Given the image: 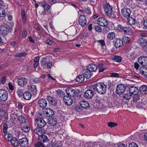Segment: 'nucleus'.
Instances as JSON below:
<instances>
[{
    "label": "nucleus",
    "instance_id": "f257e3e1",
    "mask_svg": "<svg viewBox=\"0 0 147 147\" xmlns=\"http://www.w3.org/2000/svg\"><path fill=\"white\" fill-rule=\"evenodd\" d=\"M117 30L125 34L131 35L133 33V32L130 27L128 26L123 27L120 25L118 26Z\"/></svg>",
    "mask_w": 147,
    "mask_h": 147
},
{
    "label": "nucleus",
    "instance_id": "f03ea898",
    "mask_svg": "<svg viewBox=\"0 0 147 147\" xmlns=\"http://www.w3.org/2000/svg\"><path fill=\"white\" fill-rule=\"evenodd\" d=\"M103 7L104 9L105 14L110 17L111 16L113 18L116 17V14L112 13V7L108 3L104 4L103 5Z\"/></svg>",
    "mask_w": 147,
    "mask_h": 147
},
{
    "label": "nucleus",
    "instance_id": "7ed1b4c3",
    "mask_svg": "<svg viewBox=\"0 0 147 147\" xmlns=\"http://www.w3.org/2000/svg\"><path fill=\"white\" fill-rule=\"evenodd\" d=\"M96 90L97 92L100 94L105 93L106 91L107 87L103 83H98L96 86Z\"/></svg>",
    "mask_w": 147,
    "mask_h": 147
},
{
    "label": "nucleus",
    "instance_id": "20e7f679",
    "mask_svg": "<svg viewBox=\"0 0 147 147\" xmlns=\"http://www.w3.org/2000/svg\"><path fill=\"white\" fill-rule=\"evenodd\" d=\"M131 12L130 9L127 7H123L121 10L122 16L125 18L129 17L130 16Z\"/></svg>",
    "mask_w": 147,
    "mask_h": 147
},
{
    "label": "nucleus",
    "instance_id": "39448f33",
    "mask_svg": "<svg viewBox=\"0 0 147 147\" xmlns=\"http://www.w3.org/2000/svg\"><path fill=\"white\" fill-rule=\"evenodd\" d=\"M97 24L102 26H106L108 24V22L107 20L104 17L99 18L97 20Z\"/></svg>",
    "mask_w": 147,
    "mask_h": 147
},
{
    "label": "nucleus",
    "instance_id": "423d86ee",
    "mask_svg": "<svg viewBox=\"0 0 147 147\" xmlns=\"http://www.w3.org/2000/svg\"><path fill=\"white\" fill-rule=\"evenodd\" d=\"M8 92L4 89L0 90V100L2 101H5L7 98Z\"/></svg>",
    "mask_w": 147,
    "mask_h": 147
},
{
    "label": "nucleus",
    "instance_id": "0eeeda50",
    "mask_svg": "<svg viewBox=\"0 0 147 147\" xmlns=\"http://www.w3.org/2000/svg\"><path fill=\"white\" fill-rule=\"evenodd\" d=\"M35 120L36 124L39 127L42 128L46 125V122L42 118L36 119Z\"/></svg>",
    "mask_w": 147,
    "mask_h": 147
},
{
    "label": "nucleus",
    "instance_id": "6e6552de",
    "mask_svg": "<svg viewBox=\"0 0 147 147\" xmlns=\"http://www.w3.org/2000/svg\"><path fill=\"white\" fill-rule=\"evenodd\" d=\"M125 89V86L123 84H119L117 85L116 88V92L120 94L123 93Z\"/></svg>",
    "mask_w": 147,
    "mask_h": 147
},
{
    "label": "nucleus",
    "instance_id": "1a4fd4ad",
    "mask_svg": "<svg viewBox=\"0 0 147 147\" xmlns=\"http://www.w3.org/2000/svg\"><path fill=\"white\" fill-rule=\"evenodd\" d=\"M9 32V28L4 26H0V34L3 36H6Z\"/></svg>",
    "mask_w": 147,
    "mask_h": 147
},
{
    "label": "nucleus",
    "instance_id": "9d476101",
    "mask_svg": "<svg viewBox=\"0 0 147 147\" xmlns=\"http://www.w3.org/2000/svg\"><path fill=\"white\" fill-rule=\"evenodd\" d=\"M18 84L22 87H24L27 84V80L24 78L20 77L17 79Z\"/></svg>",
    "mask_w": 147,
    "mask_h": 147
},
{
    "label": "nucleus",
    "instance_id": "9b49d317",
    "mask_svg": "<svg viewBox=\"0 0 147 147\" xmlns=\"http://www.w3.org/2000/svg\"><path fill=\"white\" fill-rule=\"evenodd\" d=\"M78 22L79 24L83 27H84L86 24V19L85 16L80 15L79 18Z\"/></svg>",
    "mask_w": 147,
    "mask_h": 147
},
{
    "label": "nucleus",
    "instance_id": "f8f14e48",
    "mask_svg": "<svg viewBox=\"0 0 147 147\" xmlns=\"http://www.w3.org/2000/svg\"><path fill=\"white\" fill-rule=\"evenodd\" d=\"M138 62L140 64L145 66L147 65V57L144 56L139 57L138 59Z\"/></svg>",
    "mask_w": 147,
    "mask_h": 147
},
{
    "label": "nucleus",
    "instance_id": "ddd939ff",
    "mask_svg": "<svg viewBox=\"0 0 147 147\" xmlns=\"http://www.w3.org/2000/svg\"><path fill=\"white\" fill-rule=\"evenodd\" d=\"M94 94L93 91L91 90H87L84 93V97L87 99L91 98Z\"/></svg>",
    "mask_w": 147,
    "mask_h": 147
},
{
    "label": "nucleus",
    "instance_id": "4468645a",
    "mask_svg": "<svg viewBox=\"0 0 147 147\" xmlns=\"http://www.w3.org/2000/svg\"><path fill=\"white\" fill-rule=\"evenodd\" d=\"M34 132L39 136L38 138L40 136H41V138H45V136L42 134V129L41 128L39 127L36 128L34 129Z\"/></svg>",
    "mask_w": 147,
    "mask_h": 147
},
{
    "label": "nucleus",
    "instance_id": "2eb2a0df",
    "mask_svg": "<svg viewBox=\"0 0 147 147\" xmlns=\"http://www.w3.org/2000/svg\"><path fill=\"white\" fill-rule=\"evenodd\" d=\"M63 100L65 103L68 105H71L73 102L72 98L70 96H64Z\"/></svg>",
    "mask_w": 147,
    "mask_h": 147
},
{
    "label": "nucleus",
    "instance_id": "dca6fc26",
    "mask_svg": "<svg viewBox=\"0 0 147 147\" xmlns=\"http://www.w3.org/2000/svg\"><path fill=\"white\" fill-rule=\"evenodd\" d=\"M66 92L68 95L74 96L77 94V92L74 89L71 88H67L66 89Z\"/></svg>",
    "mask_w": 147,
    "mask_h": 147
},
{
    "label": "nucleus",
    "instance_id": "f3484780",
    "mask_svg": "<svg viewBox=\"0 0 147 147\" xmlns=\"http://www.w3.org/2000/svg\"><path fill=\"white\" fill-rule=\"evenodd\" d=\"M129 91L131 94L136 95L137 94L139 90L137 87L134 86H131L129 87Z\"/></svg>",
    "mask_w": 147,
    "mask_h": 147
},
{
    "label": "nucleus",
    "instance_id": "a211bd4d",
    "mask_svg": "<svg viewBox=\"0 0 147 147\" xmlns=\"http://www.w3.org/2000/svg\"><path fill=\"white\" fill-rule=\"evenodd\" d=\"M38 103L39 107L42 108H45L47 105L46 100L44 99H39L38 102Z\"/></svg>",
    "mask_w": 147,
    "mask_h": 147
},
{
    "label": "nucleus",
    "instance_id": "6ab92c4d",
    "mask_svg": "<svg viewBox=\"0 0 147 147\" xmlns=\"http://www.w3.org/2000/svg\"><path fill=\"white\" fill-rule=\"evenodd\" d=\"M28 141L27 138H21L19 140V144L22 147L27 146Z\"/></svg>",
    "mask_w": 147,
    "mask_h": 147
},
{
    "label": "nucleus",
    "instance_id": "aec40b11",
    "mask_svg": "<svg viewBox=\"0 0 147 147\" xmlns=\"http://www.w3.org/2000/svg\"><path fill=\"white\" fill-rule=\"evenodd\" d=\"M28 89L31 91L34 94H37V90L36 88V86L34 85L30 84L27 86Z\"/></svg>",
    "mask_w": 147,
    "mask_h": 147
},
{
    "label": "nucleus",
    "instance_id": "412c9836",
    "mask_svg": "<svg viewBox=\"0 0 147 147\" xmlns=\"http://www.w3.org/2000/svg\"><path fill=\"white\" fill-rule=\"evenodd\" d=\"M44 112L45 116L47 117L52 116L54 113L53 111L50 109L48 108L45 109Z\"/></svg>",
    "mask_w": 147,
    "mask_h": 147
},
{
    "label": "nucleus",
    "instance_id": "4be33fe9",
    "mask_svg": "<svg viewBox=\"0 0 147 147\" xmlns=\"http://www.w3.org/2000/svg\"><path fill=\"white\" fill-rule=\"evenodd\" d=\"M82 73L84 77L87 79H89L91 77V71L88 69L83 70Z\"/></svg>",
    "mask_w": 147,
    "mask_h": 147
},
{
    "label": "nucleus",
    "instance_id": "5701e85b",
    "mask_svg": "<svg viewBox=\"0 0 147 147\" xmlns=\"http://www.w3.org/2000/svg\"><path fill=\"white\" fill-rule=\"evenodd\" d=\"M9 138H7V140L8 141H10L12 145L14 146H17L19 144V140H18L16 138H11L9 140Z\"/></svg>",
    "mask_w": 147,
    "mask_h": 147
},
{
    "label": "nucleus",
    "instance_id": "b1692460",
    "mask_svg": "<svg viewBox=\"0 0 147 147\" xmlns=\"http://www.w3.org/2000/svg\"><path fill=\"white\" fill-rule=\"evenodd\" d=\"M48 102L51 105H55L57 104V101L54 97L51 96H48L47 98Z\"/></svg>",
    "mask_w": 147,
    "mask_h": 147
},
{
    "label": "nucleus",
    "instance_id": "393cba45",
    "mask_svg": "<svg viewBox=\"0 0 147 147\" xmlns=\"http://www.w3.org/2000/svg\"><path fill=\"white\" fill-rule=\"evenodd\" d=\"M140 73L143 75L144 77L147 78V67L145 66H142L140 67Z\"/></svg>",
    "mask_w": 147,
    "mask_h": 147
},
{
    "label": "nucleus",
    "instance_id": "a878e982",
    "mask_svg": "<svg viewBox=\"0 0 147 147\" xmlns=\"http://www.w3.org/2000/svg\"><path fill=\"white\" fill-rule=\"evenodd\" d=\"M114 43L115 47L116 48H119L123 44V41L120 39L118 38L115 40Z\"/></svg>",
    "mask_w": 147,
    "mask_h": 147
},
{
    "label": "nucleus",
    "instance_id": "bb28decb",
    "mask_svg": "<svg viewBox=\"0 0 147 147\" xmlns=\"http://www.w3.org/2000/svg\"><path fill=\"white\" fill-rule=\"evenodd\" d=\"M140 93L142 95H144L147 94V86L145 85H142L140 88Z\"/></svg>",
    "mask_w": 147,
    "mask_h": 147
},
{
    "label": "nucleus",
    "instance_id": "cd10ccee",
    "mask_svg": "<svg viewBox=\"0 0 147 147\" xmlns=\"http://www.w3.org/2000/svg\"><path fill=\"white\" fill-rule=\"evenodd\" d=\"M138 42L139 45L143 47L146 46L147 43V41L144 38H140Z\"/></svg>",
    "mask_w": 147,
    "mask_h": 147
},
{
    "label": "nucleus",
    "instance_id": "c85d7f7f",
    "mask_svg": "<svg viewBox=\"0 0 147 147\" xmlns=\"http://www.w3.org/2000/svg\"><path fill=\"white\" fill-rule=\"evenodd\" d=\"M48 123L52 126L56 125L57 123V121L55 118H49L48 119Z\"/></svg>",
    "mask_w": 147,
    "mask_h": 147
},
{
    "label": "nucleus",
    "instance_id": "c756f323",
    "mask_svg": "<svg viewBox=\"0 0 147 147\" xmlns=\"http://www.w3.org/2000/svg\"><path fill=\"white\" fill-rule=\"evenodd\" d=\"M32 95L29 92H25L23 94L24 98L26 100H30L32 97Z\"/></svg>",
    "mask_w": 147,
    "mask_h": 147
},
{
    "label": "nucleus",
    "instance_id": "7c9ffc66",
    "mask_svg": "<svg viewBox=\"0 0 147 147\" xmlns=\"http://www.w3.org/2000/svg\"><path fill=\"white\" fill-rule=\"evenodd\" d=\"M87 69L90 71H94L97 69V67L94 64H91L88 65Z\"/></svg>",
    "mask_w": 147,
    "mask_h": 147
},
{
    "label": "nucleus",
    "instance_id": "2f4dec72",
    "mask_svg": "<svg viewBox=\"0 0 147 147\" xmlns=\"http://www.w3.org/2000/svg\"><path fill=\"white\" fill-rule=\"evenodd\" d=\"M41 6L47 11H48L51 8L50 6L48 5L45 1L42 2Z\"/></svg>",
    "mask_w": 147,
    "mask_h": 147
},
{
    "label": "nucleus",
    "instance_id": "473e14b6",
    "mask_svg": "<svg viewBox=\"0 0 147 147\" xmlns=\"http://www.w3.org/2000/svg\"><path fill=\"white\" fill-rule=\"evenodd\" d=\"M127 22L130 25L134 24L135 23V19L134 18L130 17L127 18Z\"/></svg>",
    "mask_w": 147,
    "mask_h": 147
},
{
    "label": "nucleus",
    "instance_id": "72a5a7b5",
    "mask_svg": "<svg viewBox=\"0 0 147 147\" xmlns=\"http://www.w3.org/2000/svg\"><path fill=\"white\" fill-rule=\"evenodd\" d=\"M80 104L82 107L85 109L88 108L89 106L88 103L87 102L85 101H81Z\"/></svg>",
    "mask_w": 147,
    "mask_h": 147
},
{
    "label": "nucleus",
    "instance_id": "f704fd0d",
    "mask_svg": "<svg viewBox=\"0 0 147 147\" xmlns=\"http://www.w3.org/2000/svg\"><path fill=\"white\" fill-rule=\"evenodd\" d=\"M85 77L83 75H79L76 78V81L79 82H82L84 80Z\"/></svg>",
    "mask_w": 147,
    "mask_h": 147
},
{
    "label": "nucleus",
    "instance_id": "c9c22d12",
    "mask_svg": "<svg viewBox=\"0 0 147 147\" xmlns=\"http://www.w3.org/2000/svg\"><path fill=\"white\" fill-rule=\"evenodd\" d=\"M112 59L113 61L117 62H121L122 60L121 57L117 55L113 56L112 57Z\"/></svg>",
    "mask_w": 147,
    "mask_h": 147
},
{
    "label": "nucleus",
    "instance_id": "e433bc0d",
    "mask_svg": "<svg viewBox=\"0 0 147 147\" xmlns=\"http://www.w3.org/2000/svg\"><path fill=\"white\" fill-rule=\"evenodd\" d=\"M18 120L20 123L24 124L26 122V120L25 117L23 115L20 116L18 117Z\"/></svg>",
    "mask_w": 147,
    "mask_h": 147
},
{
    "label": "nucleus",
    "instance_id": "4c0bfd02",
    "mask_svg": "<svg viewBox=\"0 0 147 147\" xmlns=\"http://www.w3.org/2000/svg\"><path fill=\"white\" fill-rule=\"evenodd\" d=\"M115 37V35L114 32L109 33L107 35V38L109 40H113Z\"/></svg>",
    "mask_w": 147,
    "mask_h": 147
},
{
    "label": "nucleus",
    "instance_id": "58836bf2",
    "mask_svg": "<svg viewBox=\"0 0 147 147\" xmlns=\"http://www.w3.org/2000/svg\"><path fill=\"white\" fill-rule=\"evenodd\" d=\"M6 16L5 10L3 8L0 7V17L4 18Z\"/></svg>",
    "mask_w": 147,
    "mask_h": 147
},
{
    "label": "nucleus",
    "instance_id": "ea45409f",
    "mask_svg": "<svg viewBox=\"0 0 147 147\" xmlns=\"http://www.w3.org/2000/svg\"><path fill=\"white\" fill-rule=\"evenodd\" d=\"M57 94L58 96L62 97L64 96L65 93L62 90L58 89L57 91Z\"/></svg>",
    "mask_w": 147,
    "mask_h": 147
},
{
    "label": "nucleus",
    "instance_id": "a19ab883",
    "mask_svg": "<svg viewBox=\"0 0 147 147\" xmlns=\"http://www.w3.org/2000/svg\"><path fill=\"white\" fill-rule=\"evenodd\" d=\"M21 15L24 22L25 23L26 22V17L25 15L24 10L22 9L21 10Z\"/></svg>",
    "mask_w": 147,
    "mask_h": 147
},
{
    "label": "nucleus",
    "instance_id": "79ce46f5",
    "mask_svg": "<svg viewBox=\"0 0 147 147\" xmlns=\"http://www.w3.org/2000/svg\"><path fill=\"white\" fill-rule=\"evenodd\" d=\"M131 60H133L137 57V55L134 52L131 53L128 56Z\"/></svg>",
    "mask_w": 147,
    "mask_h": 147
},
{
    "label": "nucleus",
    "instance_id": "37998d69",
    "mask_svg": "<svg viewBox=\"0 0 147 147\" xmlns=\"http://www.w3.org/2000/svg\"><path fill=\"white\" fill-rule=\"evenodd\" d=\"M41 146L43 147L45 146V145L41 141L37 142L35 145V147H40Z\"/></svg>",
    "mask_w": 147,
    "mask_h": 147
},
{
    "label": "nucleus",
    "instance_id": "c03bdc74",
    "mask_svg": "<svg viewBox=\"0 0 147 147\" xmlns=\"http://www.w3.org/2000/svg\"><path fill=\"white\" fill-rule=\"evenodd\" d=\"M26 53L25 52L23 53H18L15 55L14 57H24L25 56Z\"/></svg>",
    "mask_w": 147,
    "mask_h": 147
},
{
    "label": "nucleus",
    "instance_id": "a18cd8bd",
    "mask_svg": "<svg viewBox=\"0 0 147 147\" xmlns=\"http://www.w3.org/2000/svg\"><path fill=\"white\" fill-rule=\"evenodd\" d=\"M124 98L126 100H128L131 98V96L130 93H127L124 95Z\"/></svg>",
    "mask_w": 147,
    "mask_h": 147
},
{
    "label": "nucleus",
    "instance_id": "49530a36",
    "mask_svg": "<svg viewBox=\"0 0 147 147\" xmlns=\"http://www.w3.org/2000/svg\"><path fill=\"white\" fill-rule=\"evenodd\" d=\"M21 129L25 132H27L30 130L29 127L27 125L23 126L21 127Z\"/></svg>",
    "mask_w": 147,
    "mask_h": 147
},
{
    "label": "nucleus",
    "instance_id": "de8ad7c7",
    "mask_svg": "<svg viewBox=\"0 0 147 147\" xmlns=\"http://www.w3.org/2000/svg\"><path fill=\"white\" fill-rule=\"evenodd\" d=\"M123 39L124 42L127 44L129 43L130 40V38L128 37L124 36Z\"/></svg>",
    "mask_w": 147,
    "mask_h": 147
},
{
    "label": "nucleus",
    "instance_id": "09e8293b",
    "mask_svg": "<svg viewBox=\"0 0 147 147\" xmlns=\"http://www.w3.org/2000/svg\"><path fill=\"white\" fill-rule=\"evenodd\" d=\"M8 129V126L7 124L4 123L3 125V131L4 133H5L7 132Z\"/></svg>",
    "mask_w": 147,
    "mask_h": 147
},
{
    "label": "nucleus",
    "instance_id": "8fccbe9b",
    "mask_svg": "<svg viewBox=\"0 0 147 147\" xmlns=\"http://www.w3.org/2000/svg\"><path fill=\"white\" fill-rule=\"evenodd\" d=\"M108 126L111 127H114L117 125L116 123L111 122L108 123Z\"/></svg>",
    "mask_w": 147,
    "mask_h": 147
},
{
    "label": "nucleus",
    "instance_id": "3c124183",
    "mask_svg": "<svg viewBox=\"0 0 147 147\" xmlns=\"http://www.w3.org/2000/svg\"><path fill=\"white\" fill-rule=\"evenodd\" d=\"M4 134V138H10L12 137V135L11 134L8 133L7 132Z\"/></svg>",
    "mask_w": 147,
    "mask_h": 147
},
{
    "label": "nucleus",
    "instance_id": "603ef678",
    "mask_svg": "<svg viewBox=\"0 0 147 147\" xmlns=\"http://www.w3.org/2000/svg\"><path fill=\"white\" fill-rule=\"evenodd\" d=\"M95 30L97 32H101L102 30V29L101 27L98 26H96L95 27Z\"/></svg>",
    "mask_w": 147,
    "mask_h": 147
},
{
    "label": "nucleus",
    "instance_id": "864d4df0",
    "mask_svg": "<svg viewBox=\"0 0 147 147\" xmlns=\"http://www.w3.org/2000/svg\"><path fill=\"white\" fill-rule=\"evenodd\" d=\"M46 63V61L45 59L44 58L42 59L41 61V65L42 66L44 67Z\"/></svg>",
    "mask_w": 147,
    "mask_h": 147
},
{
    "label": "nucleus",
    "instance_id": "5fc2aeb1",
    "mask_svg": "<svg viewBox=\"0 0 147 147\" xmlns=\"http://www.w3.org/2000/svg\"><path fill=\"white\" fill-rule=\"evenodd\" d=\"M129 147H138V146L136 143L132 142L129 144Z\"/></svg>",
    "mask_w": 147,
    "mask_h": 147
},
{
    "label": "nucleus",
    "instance_id": "6e6d98bb",
    "mask_svg": "<svg viewBox=\"0 0 147 147\" xmlns=\"http://www.w3.org/2000/svg\"><path fill=\"white\" fill-rule=\"evenodd\" d=\"M139 96L138 95H134L133 97V100L134 101L136 102L139 99Z\"/></svg>",
    "mask_w": 147,
    "mask_h": 147
},
{
    "label": "nucleus",
    "instance_id": "4d7b16f0",
    "mask_svg": "<svg viewBox=\"0 0 147 147\" xmlns=\"http://www.w3.org/2000/svg\"><path fill=\"white\" fill-rule=\"evenodd\" d=\"M7 16L8 18V20L9 21H12L13 20V17L11 15L10 13L7 14Z\"/></svg>",
    "mask_w": 147,
    "mask_h": 147
},
{
    "label": "nucleus",
    "instance_id": "13d9d810",
    "mask_svg": "<svg viewBox=\"0 0 147 147\" xmlns=\"http://www.w3.org/2000/svg\"><path fill=\"white\" fill-rule=\"evenodd\" d=\"M6 113L5 111L3 110H0V116H3Z\"/></svg>",
    "mask_w": 147,
    "mask_h": 147
},
{
    "label": "nucleus",
    "instance_id": "bf43d9fd",
    "mask_svg": "<svg viewBox=\"0 0 147 147\" xmlns=\"http://www.w3.org/2000/svg\"><path fill=\"white\" fill-rule=\"evenodd\" d=\"M75 110L77 111H78V112H80L81 111L82 109L80 107V106H78L76 107L75 108Z\"/></svg>",
    "mask_w": 147,
    "mask_h": 147
},
{
    "label": "nucleus",
    "instance_id": "052dcab7",
    "mask_svg": "<svg viewBox=\"0 0 147 147\" xmlns=\"http://www.w3.org/2000/svg\"><path fill=\"white\" fill-rule=\"evenodd\" d=\"M111 76L114 77H118L119 76L118 74L116 73H113L111 74Z\"/></svg>",
    "mask_w": 147,
    "mask_h": 147
},
{
    "label": "nucleus",
    "instance_id": "680f3d73",
    "mask_svg": "<svg viewBox=\"0 0 147 147\" xmlns=\"http://www.w3.org/2000/svg\"><path fill=\"white\" fill-rule=\"evenodd\" d=\"M6 80V77H3L1 79V82L2 84H4Z\"/></svg>",
    "mask_w": 147,
    "mask_h": 147
},
{
    "label": "nucleus",
    "instance_id": "e2e57ef3",
    "mask_svg": "<svg viewBox=\"0 0 147 147\" xmlns=\"http://www.w3.org/2000/svg\"><path fill=\"white\" fill-rule=\"evenodd\" d=\"M97 42L100 44L102 46H103L105 45V42L103 40H100L97 41Z\"/></svg>",
    "mask_w": 147,
    "mask_h": 147
},
{
    "label": "nucleus",
    "instance_id": "0e129e2a",
    "mask_svg": "<svg viewBox=\"0 0 147 147\" xmlns=\"http://www.w3.org/2000/svg\"><path fill=\"white\" fill-rule=\"evenodd\" d=\"M32 82L34 84H36L39 82V79L37 78H34Z\"/></svg>",
    "mask_w": 147,
    "mask_h": 147
},
{
    "label": "nucleus",
    "instance_id": "69168bd1",
    "mask_svg": "<svg viewBox=\"0 0 147 147\" xmlns=\"http://www.w3.org/2000/svg\"><path fill=\"white\" fill-rule=\"evenodd\" d=\"M47 67L49 69L52 66V63L51 62H49L47 64Z\"/></svg>",
    "mask_w": 147,
    "mask_h": 147
},
{
    "label": "nucleus",
    "instance_id": "338daca9",
    "mask_svg": "<svg viewBox=\"0 0 147 147\" xmlns=\"http://www.w3.org/2000/svg\"><path fill=\"white\" fill-rule=\"evenodd\" d=\"M11 114L16 117L18 116L17 111H11Z\"/></svg>",
    "mask_w": 147,
    "mask_h": 147
},
{
    "label": "nucleus",
    "instance_id": "774afa93",
    "mask_svg": "<svg viewBox=\"0 0 147 147\" xmlns=\"http://www.w3.org/2000/svg\"><path fill=\"white\" fill-rule=\"evenodd\" d=\"M8 86L9 88L11 90H13L14 89V87L10 83H9Z\"/></svg>",
    "mask_w": 147,
    "mask_h": 147
}]
</instances>
